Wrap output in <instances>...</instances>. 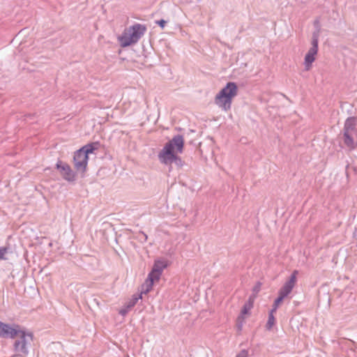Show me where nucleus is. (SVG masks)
Returning a JSON list of instances; mask_svg holds the SVG:
<instances>
[{"instance_id": "f257e3e1", "label": "nucleus", "mask_w": 357, "mask_h": 357, "mask_svg": "<svg viewBox=\"0 0 357 357\" xmlns=\"http://www.w3.org/2000/svg\"><path fill=\"white\" fill-rule=\"evenodd\" d=\"M183 149L184 139L183 135H176L165 144L158 153V159L162 164L166 165L174 164L178 168L182 167L184 162L178 154L182 153Z\"/></svg>"}, {"instance_id": "f03ea898", "label": "nucleus", "mask_w": 357, "mask_h": 357, "mask_svg": "<svg viewBox=\"0 0 357 357\" xmlns=\"http://www.w3.org/2000/svg\"><path fill=\"white\" fill-rule=\"evenodd\" d=\"M238 93V86L236 83L229 82L216 95L215 103L225 111L230 109L233 98Z\"/></svg>"}, {"instance_id": "7ed1b4c3", "label": "nucleus", "mask_w": 357, "mask_h": 357, "mask_svg": "<svg viewBox=\"0 0 357 357\" xmlns=\"http://www.w3.org/2000/svg\"><path fill=\"white\" fill-rule=\"evenodd\" d=\"M15 328L18 331L17 339L13 343V350L17 356L24 357L29 354V347L33 341V333L22 330L19 325H15Z\"/></svg>"}, {"instance_id": "20e7f679", "label": "nucleus", "mask_w": 357, "mask_h": 357, "mask_svg": "<svg viewBox=\"0 0 357 357\" xmlns=\"http://www.w3.org/2000/svg\"><path fill=\"white\" fill-rule=\"evenodd\" d=\"M167 266V261L163 259H157L154 261L153 265L151 271L148 274L147 278L142 285V292L146 294L152 289L154 282L160 280L164 269Z\"/></svg>"}, {"instance_id": "39448f33", "label": "nucleus", "mask_w": 357, "mask_h": 357, "mask_svg": "<svg viewBox=\"0 0 357 357\" xmlns=\"http://www.w3.org/2000/svg\"><path fill=\"white\" fill-rule=\"evenodd\" d=\"M146 31L144 24L135 23L128 29V33H123L119 37V41L122 47H126L137 43Z\"/></svg>"}, {"instance_id": "423d86ee", "label": "nucleus", "mask_w": 357, "mask_h": 357, "mask_svg": "<svg viewBox=\"0 0 357 357\" xmlns=\"http://www.w3.org/2000/svg\"><path fill=\"white\" fill-rule=\"evenodd\" d=\"M55 167L59 172V174L64 180L68 182H73L75 181L76 173L66 162L59 159L56 162Z\"/></svg>"}, {"instance_id": "0eeeda50", "label": "nucleus", "mask_w": 357, "mask_h": 357, "mask_svg": "<svg viewBox=\"0 0 357 357\" xmlns=\"http://www.w3.org/2000/svg\"><path fill=\"white\" fill-rule=\"evenodd\" d=\"M89 162V156L86 155L80 149L77 150L73 156V162L75 168L77 172H85Z\"/></svg>"}, {"instance_id": "6e6552de", "label": "nucleus", "mask_w": 357, "mask_h": 357, "mask_svg": "<svg viewBox=\"0 0 357 357\" xmlns=\"http://www.w3.org/2000/svg\"><path fill=\"white\" fill-rule=\"evenodd\" d=\"M298 273V272L296 270L292 272L289 280L286 281L283 286L278 291V296L284 299L291 292L296 282Z\"/></svg>"}, {"instance_id": "1a4fd4ad", "label": "nucleus", "mask_w": 357, "mask_h": 357, "mask_svg": "<svg viewBox=\"0 0 357 357\" xmlns=\"http://www.w3.org/2000/svg\"><path fill=\"white\" fill-rule=\"evenodd\" d=\"M143 294L144 293L142 292V289L139 294H133L132 298L126 301L123 306L120 309L119 312V314L125 317L128 313V312L136 305L137 301L139 299H142Z\"/></svg>"}, {"instance_id": "9d476101", "label": "nucleus", "mask_w": 357, "mask_h": 357, "mask_svg": "<svg viewBox=\"0 0 357 357\" xmlns=\"http://www.w3.org/2000/svg\"><path fill=\"white\" fill-rule=\"evenodd\" d=\"M18 331L15 328V324L11 326L0 321V337L14 339L17 335Z\"/></svg>"}, {"instance_id": "9b49d317", "label": "nucleus", "mask_w": 357, "mask_h": 357, "mask_svg": "<svg viewBox=\"0 0 357 357\" xmlns=\"http://www.w3.org/2000/svg\"><path fill=\"white\" fill-rule=\"evenodd\" d=\"M319 29L317 31H314L312 36L311 47L309 49L307 53L316 56L319 50Z\"/></svg>"}, {"instance_id": "f8f14e48", "label": "nucleus", "mask_w": 357, "mask_h": 357, "mask_svg": "<svg viewBox=\"0 0 357 357\" xmlns=\"http://www.w3.org/2000/svg\"><path fill=\"white\" fill-rule=\"evenodd\" d=\"M101 146V144L100 142H93L89 143L82 147L80 149L86 153L89 156V154L93 153L95 151L98 150Z\"/></svg>"}, {"instance_id": "ddd939ff", "label": "nucleus", "mask_w": 357, "mask_h": 357, "mask_svg": "<svg viewBox=\"0 0 357 357\" xmlns=\"http://www.w3.org/2000/svg\"><path fill=\"white\" fill-rule=\"evenodd\" d=\"M343 142L345 146L350 150H354L357 147V144L355 143L354 139L349 132H343Z\"/></svg>"}, {"instance_id": "4468645a", "label": "nucleus", "mask_w": 357, "mask_h": 357, "mask_svg": "<svg viewBox=\"0 0 357 357\" xmlns=\"http://www.w3.org/2000/svg\"><path fill=\"white\" fill-rule=\"evenodd\" d=\"M356 124V118L354 116H349L348 117L344 125L343 128V132L347 131L351 132L355 129Z\"/></svg>"}, {"instance_id": "2eb2a0df", "label": "nucleus", "mask_w": 357, "mask_h": 357, "mask_svg": "<svg viewBox=\"0 0 357 357\" xmlns=\"http://www.w3.org/2000/svg\"><path fill=\"white\" fill-rule=\"evenodd\" d=\"M316 56L307 53L304 58V66L305 70H309L312 68L313 62L315 61Z\"/></svg>"}, {"instance_id": "dca6fc26", "label": "nucleus", "mask_w": 357, "mask_h": 357, "mask_svg": "<svg viewBox=\"0 0 357 357\" xmlns=\"http://www.w3.org/2000/svg\"><path fill=\"white\" fill-rule=\"evenodd\" d=\"M275 321V319L273 313L269 312L268 313V319L267 323L266 324V329L270 331L272 328L273 326L274 325Z\"/></svg>"}, {"instance_id": "f3484780", "label": "nucleus", "mask_w": 357, "mask_h": 357, "mask_svg": "<svg viewBox=\"0 0 357 357\" xmlns=\"http://www.w3.org/2000/svg\"><path fill=\"white\" fill-rule=\"evenodd\" d=\"M283 298H282L280 296H278L275 301H274V303L272 305V308L271 310H270L269 312L271 313H273L275 312L279 307V305H280V303L283 301Z\"/></svg>"}, {"instance_id": "a211bd4d", "label": "nucleus", "mask_w": 357, "mask_h": 357, "mask_svg": "<svg viewBox=\"0 0 357 357\" xmlns=\"http://www.w3.org/2000/svg\"><path fill=\"white\" fill-rule=\"evenodd\" d=\"M252 308V307L250 306V304L248 305L246 303H244L241 311V314L245 315L248 314Z\"/></svg>"}, {"instance_id": "6ab92c4d", "label": "nucleus", "mask_w": 357, "mask_h": 357, "mask_svg": "<svg viewBox=\"0 0 357 357\" xmlns=\"http://www.w3.org/2000/svg\"><path fill=\"white\" fill-rule=\"evenodd\" d=\"M8 247H0V259H6L5 255L8 252Z\"/></svg>"}, {"instance_id": "aec40b11", "label": "nucleus", "mask_w": 357, "mask_h": 357, "mask_svg": "<svg viewBox=\"0 0 357 357\" xmlns=\"http://www.w3.org/2000/svg\"><path fill=\"white\" fill-rule=\"evenodd\" d=\"M167 23V21L164 19H160L155 21V24H158L161 29H164Z\"/></svg>"}, {"instance_id": "412c9836", "label": "nucleus", "mask_w": 357, "mask_h": 357, "mask_svg": "<svg viewBox=\"0 0 357 357\" xmlns=\"http://www.w3.org/2000/svg\"><path fill=\"white\" fill-rule=\"evenodd\" d=\"M235 357H248V351L246 349H242Z\"/></svg>"}, {"instance_id": "4be33fe9", "label": "nucleus", "mask_w": 357, "mask_h": 357, "mask_svg": "<svg viewBox=\"0 0 357 357\" xmlns=\"http://www.w3.org/2000/svg\"><path fill=\"white\" fill-rule=\"evenodd\" d=\"M138 238L139 239V241H141L142 242H146L147 238H148V236L147 235L144 233L143 231L140 232V234H139V236H138Z\"/></svg>"}, {"instance_id": "5701e85b", "label": "nucleus", "mask_w": 357, "mask_h": 357, "mask_svg": "<svg viewBox=\"0 0 357 357\" xmlns=\"http://www.w3.org/2000/svg\"><path fill=\"white\" fill-rule=\"evenodd\" d=\"M245 303H246L248 305L250 304L252 307L254 304V299L250 296Z\"/></svg>"}, {"instance_id": "b1692460", "label": "nucleus", "mask_w": 357, "mask_h": 357, "mask_svg": "<svg viewBox=\"0 0 357 357\" xmlns=\"http://www.w3.org/2000/svg\"><path fill=\"white\" fill-rule=\"evenodd\" d=\"M314 24L315 26H319V21L318 20H315L314 22Z\"/></svg>"}, {"instance_id": "393cba45", "label": "nucleus", "mask_w": 357, "mask_h": 357, "mask_svg": "<svg viewBox=\"0 0 357 357\" xmlns=\"http://www.w3.org/2000/svg\"><path fill=\"white\" fill-rule=\"evenodd\" d=\"M254 291H259V287H255Z\"/></svg>"}, {"instance_id": "a878e982", "label": "nucleus", "mask_w": 357, "mask_h": 357, "mask_svg": "<svg viewBox=\"0 0 357 357\" xmlns=\"http://www.w3.org/2000/svg\"><path fill=\"white\" fill-rule=\"evenodd\" d=\"M238 328L241 330V325H239L238 326Z\"/></svg>"}]
</instances>
